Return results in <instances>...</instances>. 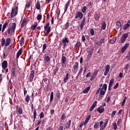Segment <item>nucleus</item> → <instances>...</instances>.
I'll return each instance as SVG.
<instances>
[{"mask_svg": "<svg viewBox=\"0 0 130 130\" xmlns=\"http://www.w3.org/2000/svg\"><path fill=\"white\" fill-rule=\"evenodd\" d=\"M95 108L94 106H93V105H91V107H90V108L89 109V111H92L93 109H94Z\"/></svg>", "mask_w": 130, "mask_h": 130, "instance_id": "obj_63", "label": "nucleus"}, {"mask_svg": "<svg viewBox=\"0 0 130 130\" xmlns=\"http://www.w3.org/2000/svg\"><path fill=\"white\" fill-rule=\"evenodd\" d=\"M42 82H44L46 85H49L48 81L47 80V78H44L42 80Z\"/></svg>", "mask_w": 130, "mask_h": 130, "instance_id": "obj_54", "label": "nucleus"}, {"mask_svg": "<svg viewBox=\"0 0 130 130\" xmlns=\"http://www.w3.org/2000/svg\"><path fill=\"white\" fill-rule=\"evenodd\" d=\"M34 75H35V71L32 70L30 72L29 77L28 78L29 82H32L34 78Z\"/></svg>", "mask_w": 130, "mask_h": 130, "instance_id": "obj_8", "label": "nucleus"}, {"mask_svg": "<svg viewBox=\"0 0 130 130\" xmlns=\"http://www.w3.org/2000/svg\"><path fill=\"white\" fill-rule=\"evenodd\" d=\"M110 70V66H109V64L106 65L105 66V71L104 72V76H106L107 75H108Z\"/></svg>", "mask_w": 130, "mask_h": 130, "instance_id": "obj_10", "label": "nucleus"}, {"mask_svg": "<svg viewBox=\"0 0 130 130\" xmlns=\"http://www.w3.org/2000/svg\"><path fill=\"white\" fill-rule=\"evenodd\" d=\"M104 41H105V37H103L101 38L99 41H97L95 43L96 45H98V46H100L102 45Z\"/></svg>", "mask_w": 130, "mask_h": 130, "instance_id": "obj_9", "label": "nucleus"}, {"mask_svg": "<svg viewBox=\"0 0 130 130\" xmlns=\"http://www.w3.org/2000/svg\"><path fill=\"white\" fill-rule=\"evenodd\" d=\"M29 100H30V96H29V94H27L25 98V102H27V103H29Z\"/></svg>", "mask_w": 130, "mask_h": 130, "instance_id": "obj_39", "label": "nucleus"}, {"mask_svg": "<svg viewBox=\"0 0 130 130\" xmlns=\"http://www.w3.org/2000/svg\"><path fill=\"white\" fill-rule=\"evenodd\" d=\"M15 30H16V23H12L10 27H9L7 30L6 32L12 36L13 33H15Z\"/></svg>", "mask_w": 130, "mask_h": 130, "instance_id": "obj_2", "label": "nucleus"}, {"mask_svg": "<svg viewBox=\"0 0 130 130\" xmlns=\"http://www.w3.org/2000/svg\"><path fill=\"white\" fill-rule=\"evenodd\" d=\"M69 73H67L66 77L64 78V79H63L64 83H67L68 80H69Z\"/></svg>", "mask_w": 130, "mask_h": 130, "instance_id": "obj_35", "label": "nucleus"}, {"mask_svg": "<svg viewBox=\"0 0 130 130\" xmlns=\"http://www.w3.org/2000/svg\"><path fill=\"white\" fill-rule=\"evenodd\" d=\"M126 99H127V98L126 96H125L123 99V102L121 105V107L124 105V103H125V102L126 101Z\"/></svg>", "mask_w": 130, "mask_h": 130, "instance_id": "obj_48", "label": "nucleus"}, {"mask_svg": "<svg viewBox=\"0 0 130 130\" xmlns=\"http://www.w3.org/2000/svg\"><path fill=\"white\" fill-rule=\"evenodd\" d=\"M102 90H104V91L107 90V84H106V83L103 84Z\"/></svg>", "mask_w": 130, "mask_h": 130, "instance_id": "obj_43", "label": "nucleus"}, {"mask_svg": "<svg viewBox=\"0 0 130 130\" xmlns=\"http://www.w3.org/2000/svg\"><path fill=\"white\" fill-rule=\"evenodd\" d=\"M102 29H103V30L106 29V23H105L104 21L102 23Z\"/></svg>", "mask_w": 130, "mask_h": 130, "instance_id": "obj_42", "label": "nucleus"}, {"mask_svg": "<svg viewBox=\"0 0 130 130\" xmlns=\"http://www.w3.org/2000/svg\"><path fill=\"white\" fill-rule=\"evenodd\" d=\"M99 126H100V125H99V122H95L94 125L93 127L95 129H98L99 128Z\"/></svg>", "mask_w": 130, "mask_h": 130, "instance_id": "obj_29", "label": "nucleus"}, {"mask_svg": "<svg viewBox=\"0 0 130 130\" xmlns=\"http://www.w3.org/2000/svg\"><path fill=\"white\" fill-rule=\"evenodd\" d=\"M82 72H83V68L81 67L79 70L77 77H79V76H82Z\"/></svg>", "mask_w": 130, "mask_h": 130, "instance_id": "obj_47", "label": "nucleus"}, {"mask_svg": "<svg viewBox=\"0 0 130 130\" xmlns=\"http://www.w3.org/2000/svg\"><path fill=\"white\" fill-rule=\"evenodd\" d=\"M53 100V91L51 92L50 97V102L51 103Z\"/></svg>", "mask_w": 130, "mask_h": 130, "instance_id": "obj_41", "label": "nucleus"}, {"mask_svg": "<svg viewBox=\"0 0 130 130\" xmlns=\"http://www.w3.org/2000/svg\"><path fill=\"white\" fill-rule=\"evenodd\" d=\"M72 122V121L71 120H69L68 121H67L66 123V128H70L71 127V123Z\"/></svg>", "mask_w": 130, "mask_h": 130, "instance_id": "obj_25", "label": "nucleus"}, {"mask_svg": "<svg viewBox=\"0 0 130 130\" xmlns=\"http://www.w3.org/2000/svg\"><path fill=\"white\" fill-rule=\"evenodd\" d=\"M90 89H91V87L88 86L85 89H84L83 91V94H87L90 91Z\"/></svg>", "mask_w": 130, "mask_h": 130, "instance_id": "obj_23", "label": "nucleus"}, {"mask_svg": "<svg viewBox=\"0 0 130 130\" xmlns=\"http://www.w3.org/2000/svg\"><path fill=\"white\" fill-rule=\"evenodd\" d=\"M69 40L68 39V38H67V37H66L65 38H64L62 40V43L63 44H67V43H69Z\"/></svg>", "mask_w": 130, "mask_h": 130, "instance_id": "obj_34", "label": "nucleus"}, {"mask_svg": "<svg viewBox=\"0 0 130 130\" xmlns=\"http://www.w3.org/2000/svg\"><path fill=\"white\" fill-rule=\"evenodd\" d=\"M108 121L109 119H104L100 122V130H104L105 128H106L107 124H108Z\"/></svg>", "mask_w": 130, "mask_h": 130, "instance_id": "obj_1", "label": "nucleus"}, {"mask_svg": "<svg viewBox=\"0 0 130 130\" xmlns=\"http://www.w3.org/2000/svg\"><path fill=\"white\" fill-rule=\"evenodd\" d=\"M77 68H79V62H76L75 64L73 65V69L76 70Z\"/></svg>", "mask_w": 130, "mask_h": 130, "instance_id": "obj_45", "label": "nucleus"}, {"mask_svg": "<svg viewBox=\"0 0 130 130\" xmlns=\"http://www.w3.org/2000/svg\"><path fill=\"white\" fill-rule=\"evenodd\" d=\"M129 27H130V19L128 20L127 23L124 25L123 27V29L126 30L127 29V28H129Z\"/></svg>", "mask_w": 130, "mask_h": 130, "instance_id": "obj_19", "label": "nucleus"}, {"mask_svg": "<svg viewBox=\"0 0 130 130\" xmlns=\"http://www.w3.org/2000/svg\"><path fill=\"white\" fill-rule=\"evenodd\" d=\"M83 13L80 11H78L75 13V19H79V20H82L83 19Z\"/></svg>", "mask_w": 130, "mask_h": 130, "instance_id": "obj_6", "label": "nucleus"}, {"mask_svg": "<svg viewBox=\"0 0 130 130\" xmlns=\"http://www.w3.org/2000/svg\"><path fill=\"white\" fill-rule=\"evenodd\" d=\"M1 45L2 47L6 46V39H5V38H2L1 40Z\"/></svg>", "mask_w": 130, "mask_h": 130, "instance_id": "obj_32", "label": "nucleus"}, {"mask_svg": "<svg viewBox=\"0 0 130 130\" xmlns=\"http://www.w3.org/2000/svg\"><path fill=\"white\" fill-rule=\"evenodd\" d=\"M18 15V6L15 5L14 7L12 8L11 17V18H14Z\"/></svg>", "mask_w": 130, "mask_h": 130, "instance_id": "obj_3", "label": "nucleus"}, {"mask_svg": "<svg viewBox=\"0 0 130 130\" xmlns=\"http://www.w3.org/2000/svg\"><path fill=\"white\" fill-rule=\"evenodd\" d=\"M86 21V18L84 17L83 19L81 20V23H80V30H83L84 28V26H85V22Z\"/></svg>", "mask_w": 130, "mask_h": 130, "instance_id": "obj_12", "label": "nucleus"}, {"mask_svg": "<svg viewBox=\"0 0 130 130\" xmlns=\"http://www.w3.org/2000/svg\"><path fill=\"white\" fill-rule=\"evenodd\" d=\"M29 7H30V2H27L25 5V10H27V9H28Z\"/></svg>", "mask_w": 130, "mask_h": 130, "instance_id": "obj_53", "label": "nucleus"}, {"mask_svg": "<svg viewBox=\"0 0 130 130\" xmlns=\"http://www.w3.org/2000/svg\"><path fill=\"white\" fill-rule=\"evenodd\" d=\"M44 60L45 61V62H50V57L45 54L44 57Z\"/></svg>", "mask_w": 130, "mask_h": 130, "instance_id": "obj_17", "label": "nucleus"}, {"mask_svg": "<svg viewBox=\"0 0 130 130\" xmlns=\"http://www.w3.org/2000/svg\"><path fill=\"white\" fill-rule=\"evenodd\" d=\"M42 18V15L39 14L37 17V19L38 21H39L40 20H41Z\"/></svg>", "mask_w": 130, "mask_h": 130, "instance_id": "obj_58", "label": "nucleus"}, {"mask_svg": "<svg viewBox=\"0 0 130 130\" xmlns=\"http://www.w3.org/2000/svg\"><path fill=\"white\" fill-rule=\"evenodd\" d=\"M94 34V29L93 28L90 29V35L91 36H93Z\"/></svg>", "mask_w": 130, "mask_h": 130, "instance_id": "obj_60", "label": "nucleus"}, {"mask_svg": "<svg viewBox=\"0 0 130 130\" xmlns=\"http://www.w3.org/2000/svg\"><path fill=\"white\" fill-rule=\"evenodd\" d=\"M9 22L10 21L8 20L6 23H5L3 25L2 28L6 29L7 28V27H8V25H9Z\"/></svg>", "mask_w": 130, "mask_h": 130, "instance_id": "obj_44", "label": "nucleus"}, {"mask_svg": "<svg viewBox=\"0 0 130 130\" xmlns=\"http://www.w3.org/2000/svg\"><path fill=\"white\" fill-rule=\"evenodd\" d=\"M22 52H23V49L21 48L17 53L16 58H19V57H20V55L22 54Z\"/></svg>", "mask_w": 130, "mask_h": 130, "instance_id": "obj_20", "label": "nucleus"}, {"mask_svg": "<svg viewBox=\"0 0 130 130\" xmlns=\"http://www.w3.org/2000/svg\"><path fill=\"white\" fill-rule=\"evenodd\" d=\"M90 118H91V115H88L87 117L85 119V120L84 122V125H86V124H87V123H88V122H89V120H90Z\"/></svg>", "mask_w": 130, "mask_h": 130, "instance_id": "obj_26", "label": "nucleus"}, {"mask_svg": "<svg viewBox=\"0 0 130 130\" xmlns=\"http://www.w3.org/2000/svg\"><path fill=\"white\" fill-rule=\"evenodd\" d=\"M97 111L99 113L101 114L103 113V112L105 111V109H104V108H102V107H100L97 109Z\"/></svg>", "mask_w": 130, "mask_h": 130, "instance_id": "obj_21", "label": "nucleus"}, {"mask_svg": "<svg viewBox=\"0 0 130 130\" xmlns=\"http://www.w3.org/2000/svg\"><path fill=\"white\" fill-rule=\"evenodd\" d=\"M116 25L117 29H119L121 27V23L120 22V21H116Z\"/></svg>", "mask_w": 130, "mask_h": 130, "instance_id": "obj_31", "label": "nucleus"}, {"mask_svg": "<svg viewBox=\"0 0 130 130\" xmlns=\"http://www.w3.org/2000/svg\"><path fill=\"white\" fill-rule=\"evenodd\" d=\"M115 41H116V38L113 37L110 40L109 43L110 44H114V43H115Z\"/></svg>", "mask_w": 130, "mask_h": 130, "instance_id": "obj_27", "label": "nucleus"}, {"mask_svg": "<svg viewBox=\"0 0 130 130\" xmlns=\"http://www.w3.org/2000/svg\"><path fill=\"white\" fill-rule=\"evenodd\" d=\"M86 11H87V7L86 6H84L81 10L82 13H83V14H85Z\"/></svg>", "mask_w": 130, "mask_h": 130, "instance_id": "obj_46", "label": "nucleus"}, {"mask_svg": "<svg viewBox=\"0 0 130 130\" xmlns=\"http://www.w3.org/2000/svg\"><path fill=\"white\" fill-rule=\"evenodd\" d=\"M35 7L37 10H40V2H39V1L37 2V3L35 5Z\"/></svg>", "mask_w": 130, "mask_h": 130, "instance_id": "obj_30", "label": "nucleus"}, {"mask_svg": "<svg viewBox=\"0 0 130 130\" xmlns=\"http://www.w3.org/2000/svg\"><path fill=\"white\" fill-rule=\"evenodd\" d=\"M27 22H28V19L24 18L22 20V22L21 23V28H23V27H25L26 25H27Z\"/></svg>", "mask_w": 130, "mask_h": 130, "instance_id": "obj_16", "label": "nucleus"}, {"mask_svg": "<svg viewBox=\"0 0 130 130\" xmlns=\"http://www.w3.org/2000/svg\"><path fill=\"white\" fill-rule=\"evenodd\" d=\"M37 26H38V24L37 23V22H36L35 24L31 25L30 29L32 30V31H34V30L36 29V27H37Z\"/></svg>", "mask_w": 130, "mask_h": 130, "instance_id": "obj_28", "label": "nucleus"}, {"mask_svg": "<svg viewBox=\"0 0 130 130\" xmlns=\"http://www.w3.org/2000/svg\"><path fill=\"white\" fill-rule=\"evenodd\" d=\"M12 75L13 77H16V68H13L11 70Z\"/></svg>", "mask_w": 130, "mask_h": 130, "instance_id": "obj_33", "label": "nucleus"}, {"mask_svg": "<svg viewBox=\"0 0 130 130\" xmlns=\"http://www.w3.org/2000/svg\"><path fill=\"white\" fill-rule=\"evenodd\" d=\"M58 70H59V68L58 67L56 66V70L54 71V75L55 76L57 73H58Z\"/></svg>", "mask_w": 130, "mask_h": 130, "instance_id": "obj_49", "label": "nucleus"}, {"mask_svg": "<svg viewBox=\"0 0 130 130\" xmlns=\"http://www.w3.org/2000/svg\"><path fill=\"white\" fill-rule=\"evenodd\" d=\"M113 126L114 130L117 129V125L116 124V123H113Z\"/></svg>", "mask_w": 130, "mask_h": 130, "instance_id": "obj_57", "label": "nucleus"}, {"mask_svg": "<svg viewBox=\"0 0 130 130\" xmlns=\"http://www.w3.org/2000/svg\"><path fill=\"white\" fill-rule=\"evenodd\" d=\"M61 62L62 66L64 64V68L67 67V58L64 56H62L61 57Z\"/></svg>", "mask_w": 130, "mask_h": 130, "instance_id": "obj_13", "label": "nucleus"}, {"mask_svg": "<svg viewBox=\"0 0 130 130\" xmlns=\"http://www.w3.org/2000/svg\"><path fill=\"white\" fill-rule=\"evenodd\" d=\"M47 48V45L46 44H44L43 45V49H42V52L43 53H44V51H45V49Z\"/></svg>", "mask_w": 130, "mask_h": 130, "instance_id": "obj_40", "label": "nucleus"}, {"mask_svg": "<svg viewBox=\"0 0 130 130\" xmlns=\"http://www.w3.org/2000/svg\"><path fill=\"white\" fill-rule=\"evenodd\" d=\"M69 27H70V21L68 20L67 22L63 26V29L64 30H68V29H69Z\"/></svg>", "mask_w": 130, "mask_h": 130, "instance_id": "obj_22", "label": "nucleus"}, {"mask_svg": "<svg viewBox=\"0 0 130 130\" xmlns=\"http://www.w3.org/2000/svg\"><path fill=\"white\" fill-rule=\"evenodd\" d=\"M106 91L101 89L100 91V95H104L105 94Z\"/></svg>", "mask_w": 130, "mask_h": 130, "instance_id": "obj_55", "label": "nucleus"}, {"mask_svg": "<svg viewBox=\"0 0 130 130\" xmlns=\"http://www.w3.org/2000/svg\"><path fill=\"white\" fill-rule=\"evenodd\" d=\"M63 126H60L58 127V128L57 130H63Z\"/></svg>", "mask_w": 130, "mask_h": 130, "instance_id": "obj_64", "label": "nucleus"}, {"mask_svg": "<svg viewBox=\"0 0 130 130\" xmlns=\"http://www.w3.org/2000/svg\"><path fill=\"white\" fill-rule=\"evenodd\" d=\"M93 51H94V49L92 48L90 50L88 51V55L92 56V53H93Z\"/></svg>", "mask_w": 130, "mask_h": 130, "instance_id": "obj_50", "label": "nucleus"}, {"mask_svg": "<svg viewBox=\"0 0 130 130\" xmlns=\"http://www.w3.org/2000/svg\"><path fill=\"white\" fill-rule=\"evenodd\" d=\"M128 46H129V43L125 44L124 46H123L121 49V53H124V51H125V50H126V49L127 48V47H128Z\"/></svg>", "mask_w": 130, "mask_h": 130, "instance_id": "obj_11", "label": "nucleus"}, {"mask_svg": "<svg viewBox=\"0 0 130 130\" xmlns=\"http://www.w3.org/2000/svg\"><path fill=\"white\" fill-rule=\"evenodd\" d=\"M114 83V80L113 79H112L110 80L109 83V86H108L109 91H111V87H112V85H113Z\"/></svg>", "mask_w": 130, "mask_h": 130, "instance_id": "obj_14", "label": "nucleus"}, {"mask_svg": "<svg viewBox=\"0 0 130 130\" xmlns=\"http://www.w3.org/2000/svg\"><path fill=\"white\" fill-rule=\"evenodd\" d=\"M97 74H98V70H94L93 71V72L92 73V74L91 75L90 81H93L96 77H97Z\"/></svg>", "mask_w": 130, "mask_h": 130, "instance_id": "obj_7", "label": "nucleus"}, {"mask_svg": "<svg viewBox=\"0 0 130 130\" xmlns=\"http://www.w3.org/2000/svg\"><path fill=\"white\" fill-rule=\"evenodd\" d=\"M44 29L45 30H47L46 32L45 33L46 36H48V34H49L50 32V29H51V27L49 26V22H48L46 25L44 26Z\"/></svg>", "mask_w": 130, "mask_h": 130, "instance_id": "obj_5", "label": "nucleus"}, {"mask_svg": "<svg viewBox=\"0 0 130 130\" xmlns=\"http://www.w3.org/2000/svg\"><path fill=\"white\" fill-rule=\"evenodd\" d=\"M94 19L96 20V21H98V20L100 19V15H99V14L95 13L94 15Z\"/></svg>", "mask_w": 130, "mask_h": 130, "instance_id": "obj_36", "label": "nucleus"}, {"mask_svg": "<svg viewBox=\"0 0 130 130\" xmlns=\"http://www.w3.org/2000/svg\"><path fill=\"white\" fill-rule=\"evenodd\" d=\"M44 117V113H43V112H42L40 114V119H41V118H43Z\"/></svg>", "mask_w": 130, "mask_h": 130, "instance_id": "obj_59", "label": "nucleus"}, {"mask_svg": "<svg viewBox=\"0 0 130 130\" xmlns=\"http://www.w3.org/2000/svg\"><path fill=\"white\" fill-rule=\"evenodd\" d=\"M36 117H37V112H36V110H34V122L35 121V119H36Z\"/></svg>", "mask_w": 130, "mask_h": 130, "instance_id": "obj_38", "label": "nucleus"}, {"mask_svg": "<svg viewBox=\"0 0 130 130\" xmlns=\"http://www.w3.org/2000/svg\"><path fill=\"white\" fill-rule=\"evenodd\" d=\"M126 58L128 59V60H130V52L127 54V56H126Z\"/></svg>", "mask_w": 130, "mask_h": 130, "instance_id": "obj_61", "label": "nucleus"}, {"mask_svg": "<svg viewBox=\"0 0 130 130\" xmlns=\"http://www.w3.org/2000/svg\"><path fill=\"white\" fill-rule=\"evenodd\" d=\"M81 45H82V44L81 43V42H78L76 44L75 46H76V47H78V48H80V46H81Z\"/></svg>", "mask_w": 130, "mask_h": 130, "instance_id": "obj_56", "label": "nucleus"}, {"mask_svg": "<svg viewBox=\"0 0 130 130\" xmlns=\"http://www.w3.org/2000/svg\"><path fill=\"white\" fill-rule=\"evenodd\" d=\"M24 43H25V38H24V37H22L21 38V40L19 42V44L20 45H23V44H24Z\"/></svg>", "mask_w": 130, "mask_h": 130, "instance_id": "obj_37", "label": "nucleus"}, {"mask_svg": "<svg viewBox=\"0 0 130 130\" xmlns=\"http://www.w3.org/2000/svg\"><path fill=\"white\" fill-rule=\"evenodd\" d=\"M2 67L3 70H6V69L8 68V61L7 60L3 61L2 62Z\"/></svg>", "mask_w": 130, "mask_h": 130, "instance_id": "obj_15", "label": "nucleus"}, {"mask_svg": "<svg viewBox=\"0 0 130 130\" xmlns=\"http://www.w3.org/2000/svg\"><path fill=\"white\" fill-rule=\"evenodd\" d=\"M67 118V116H66V114L63 113L61 117V120H64Z\"/></svg>", "mask_w": 130, "mask_h": 130, "instance_id": "obj_51", "label": "nucleus"}, {"mask_svg": "<svg viewBox=\"0 0 130 130\" xmlns=\"http://www.w3.org/2000/svg\"><path fill=\"white\" fill-rule=\"evenodd\" d=\"M69 7V2H68L64 6V13H66V12H67V10H68V8Z\"/></svg>", "mask_w": 130, "mask_h": 130, "instance_id": "obj_52", "label": "nucleus"}, {"mask_svg": "<svg viewBox=\"0 0 130 130\" xmlns=\"http://www.w3.org/2000/svg\"><path fill=\"white\" fill-rule=\"evenodd\" d=\"M11 44V38H8L6 39V43L5 44V46L7 47V46H9Z\"/></svg>", "mask_w": 130, "mask_h": 130, "instance_id": "obj_24", "label": "nucleus"}, {"mask_svg": "<svg viewBox=\"0 0 130 130\" xmlns=\"http://www.w3.org/2000/svg\"><path fill=\"white\" fill-rule=\"evenodd\" d=\"M16 113L17 114H22L23 113V110L22 109V108H19V107H16Z\"/></svg>", "mask_w": 130, "mask_h": 130, "instance_id": "obj_18", "label": "nucleus"}, {"mask_svg": "<svg viewBox=\"0 0 130 130\" xmlns=\"http://www.w3.org/2000/svg\"><path fill=\"white\" fill-rule=\"evenodd\" d=\"M128 37V33H125L123 34L120 40V43H124L126 38Z\"/></svg>", "mask_w": 130, "mask_h": 130, "instance_id": "obj_4", "label": "nucleus"}, {"mask_svg": "<svg viewBox=\"0 0 130 130\" xmlns=\"http://www.w3.org/2000/svg\"><path fill=\"white\" fill-rule=\"evenodd\" d=\"M106 101L107 103H109V102L110 101V96H108V98L106 99Z\"/></svg>", "mask_w": 130, "mask_h": 130, "instance_id": "obj_62", "label": "nucleus"}]
</instances>
